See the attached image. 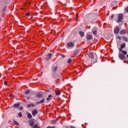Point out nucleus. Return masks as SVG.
I'll list each match as a JSON object with an SVG mask.
<instances>
[{
	"label": "nucleus",
	"mask_w": 128,
	"mask_h": 128,
	"mask_svg": "<svg viewBox=\"0 0 128 128\" xmlns=\"http://www.w3.org/2000/svg\"><path fill=\"white\" fill-rule=\"evenodd\" d=\"M110 18H111V20H112V18H114V15H112V16H110Z\"/></svg>",
	"instance_id": "obj_40"
},
{
	"label": "nucleus",
	"mask_w": 128,
	"mask_h": 128,
	"mask_svg": "<svg viewBox=\"0 0 128 128\" xmlns=\"http://www.w3.org/2000/svg\"><path fill=\"white\" fill-rule=\"evenodd\" d=\"M30 94V90H27L25 92V94Z\"/></svg>",
	"instance_id": "obj_31"
},
{
	"label": "nucleus",
	"mask_w": 128,
	"mask_h": 128,
	"mask_svg": "<svg viewBox=\"0 0 128 128\" xmlns=\"http://www.w3.org/2000/svg\"><path fill=\"white\" fill-rule=\"evenodd\" d=\"M119 51L120 52H123L124 50H122V48H120V49H119Z\"/></svg>",
	"instance_id": "obj_35"
},
{
	"label": "nucleus",
	"mask_w": 128,
	"mask_h": 128,
	"mask_svg": "<svg viewBox=\"0 0 128 128\" xmlns=\"http://www.w3.org/2000/svg\"><path fill=\"white\" fill-rule=\"evenodd\" d=\"M79 34L80 35V32H79Z\"/></svg>",
	"instance_id": "obj_44"
},
{
	"label": "nucleus",
	"mask_w": 128,
	"mask_h": 128,
	"mask_svg": "<svg viewBox=\"0 0 128 128\" xmlns=\"http://www.w3.org/2000/svg\"><path fill=\"white\" fill-rule=\"evenodd\" d=\"M92 32L93 34H94V36H96V34H98V28L96 27L93 28L92 29Z\"/></svg>",
	"instance_id": "obj_3"
},
{
	"label": "nucleus",
	"mask_w": 128,
	"mask_h": 128,
	"mask_svg": "<svg viewBox=\"0 0 128 128\" xmlns=\"http://www.w3.org/2000/svg\"><path fill=\"white\" fill-rule=\"evenodd\" d=\"M72 60L71 58L68 59V64H70V63H72Z\"/></svg>",
	"instance_id": "obj_27"
},
{
	"label": "nucleus",
	"mask_w": 128,
	"mask_h": 128,
	"mask_svg": "<svg viewBox=\"0 0 128 128\" xmlns=\"http://www.w3.org/2000/svg\"><path fill=\"white\" fill-rule=\"evenodd\" d=\"M46 128H56L54 126H48L46 127Z\"/></svg>",
	"instance_id": "obj_32"
},
{
	"label": "nucleus",
	"mask_w": 128,
	"mask_h": 128,
	"mask_svg": "<svg viewBox=\"0 0 128 128\" xmlns=\"http://www.w3.org/2000/svg\"><path fill=\"white\" fill-rule=\"evenodd\" d=\"M32 106H34V105L32 104H27V108H32Z\"/></svg>",
	"instance_id": "obj_15"
},
{
	"label": "nucleus",
	"mask_w": 128,
	"mask_h": 128,
	"mask_svg": "<svg viewBox=\"0 0 128 128\" xmlns=\"http://www.w3.org/2000/svg\"><path fill=\"white\" fill-rule=\"evenodd\" d=\"M125 47H126V44H122L121 45V48H124Z\"/></svg>",
	"instance_id": "obj_25"
},
{
	"label": "nucleus",
	"mask_w": 128,
	"mask_h": 128,
	"mask_svg": "<svg viewBox=\"0 0 128 128\" xmlns=\"http://www.w3.org/2000/svg\"><path fill=\"white\" fill-rule=\"evenodd\" d=\"M4 84L5 86H6V84H8V82L5 81V82H4Z\"/></svg>",
	"instance_id": "obj_34"
},
{
	"label": "nucleus",
	"mask_w": 128,
	"mask_h": 128,
	"mask_svg": "<svg viewBox=\"0 0 128 128\" xmlns=\"http://www.w3.org/2000/svg\"><path fill=\"white\" fill-rule=\"evenodd\" d=\"M50 122L52 124H56V120H53L50 121Z\"/></svg>",
	"instance_id": "obj_19"
},
{
	"label": "nucleus",
	"mask_w": 128,
	"mask_h": 128,
	"mask_svg": "<svg viewBox=\"0 0 128 128\" xmlns=\"http://www.w3.org/2000/svg\"><path fill=\"white\" fill-rule=\"evenodd\" d=\"M124 16V14H119L118 16V22H122V18Z\"/></svg>",
	"instance_id": "obj_2"
},
{
	"label": "nucleus",
	"mask_w": 128,
	"mask_h": 128,
	"mask_svg": "<svg viewBox=\"0 0 128 128\" xmlns=\"http://www.w3.org/2000/svg\"><path fill=\"white\" fill-rule=\"evenodd\" d=\"M62 58H66V56L64 54H62Z\"/></svg>",
	"instance_id": "obj_36"
},
{
	"label": "nucleus",
	"mask_w": 128,
	"mask_h": 128,
	"mask_svg": "<svg viewBox=\"0 0 128 128\" xmlns=\"http://www.w3.org/2000/svg\"><path fill=\"white\" fill-rule=\"evenodd\" d=\"M27 99H28V100H30V96L28 97V98H27Z\"/></svg>",
	"instance_id": "obj_43"
},
{
	"label": "nucleus",
	"mask_w": 128,
	"mask_h": 128,
	"mask_svg": "<svg viewBox=\"0 0 128 128\" xmlns=\"http://www.w3.org/2000/svg\"><path fill=\"white\" fill-rule=\"evenodd\" d=\"M122 38L125 40L126 42H128V38L126 36H123Z\"/></svg>",
	"instance_id": "obj_21"
},
{
	"label": "nucleus",
	"mask_w": 128,
	"mask_h": 128,
	"mask_svg": "<svg viewBox=\"0 0 128 128\" xmlns=\"http://www.w3.org/2000/svg\"><path fill=\"white\" fill-rule=\"evenodd\" d=\"M68 46L69 48H73V46H74V44L72 42H70L68 44Z\"/></svg>",
	"instance_id": "obj_6"
},
{
	"label": "nucleus",
	"mask_w": 128,
	"mask_h": 128,
	"mask_svg": "<svg viewBox=\"0 0 128 128\" xmlns=\"http://www.w3.org/2000/svg\"><path fill=\"white\" fill-rule=\"evenodd\" d=\"M118 57L120 60H124L126 58V56L120 52H119Z\"/></svg>",
	"instance_id": "obj_4"
},
{
	"label": "nucleus",
	"mask_w": 128,
	"mask_h": 128,
	"mask_svg": "<svg viewBox=\"0 0 128 128\" xmlns=\"http://www.w3.org/2000/svg\"><path fill=\"white\" fill-rule=\"evenodd\" d=\"M18 116H19V118H22V112L18 113Z\"/></svg>",
	"instance_id": "obj_28"
},
{
	"label": "nucleus",
	"mask_w": 128,
	"mask_h": 128,
	"mask_svg": "<svg viewBox=\"0 0 128 128\" xmlns=\"http://www.w3.org/2000/svg\"><path fill=\"white\" fill-rule=\"evenodd\" d=\"M114 32L115 34H118V32H120V28L118 27L117 26L114 28Z\"/></svg>",
	"instance_id": "obj_10"
},
{
	"label": "nucleus",
	"mask_w": 128,
	"mask_h": 128,
	"mask_svg": "<svg viewBox=\"0 0 128 128\" xmlns=\"http://www.w3.org/2000/svg\"><path fill=\"white\" fill-rule=\"evenodd\" d=\"M95 56H96V54H95Z\"/></svg>",
	"instance_id": "obj_48"
},
{
	"label": "nucleus",
	"mask_w": 128,
	"mask_h": 128,
	"mask_svg": "<svg viewBox=\"0 0 128 128\" xmlns=\"http://www.w3.org/2000/svg\"><path fill=\"white\" fill-rule=\"evenodd\" d=\"M44 100H46V98H43L40 102H36V104H42L44 102Z\"/></svg>",
	"instance_id": "obj_8"
},
{
	"label": "nucleus",
	"mask_w": 128,
	"mask_h": 128,
	"mask_svg": "<svg viewBox=\"0 0 128 128\" xmlns=\"http://www.w3.org/2000/svg\"><path fill=\"white\" fill-rule=\"evenodd\" d=\"M84 36V33L82 32H80V36Z\"/></svg>",
	"instance_id": "obj_29"
},
{
	"label": "nucleus",
	"mask_w": 128,
	"mask_h": 128,
	"mask_svg": "<svg viewBox=\"0 0 128 128\" xmlns=\"http://www.w3.org/2000/svg\"><path fill=\"white\" fill-rule=\"evenodd\" d=\"M38 125L36 124L33 126V128H38Z\"/></svg>",
	"instance_id": "obj_30"
},
{
	"label": "nucleus",
	"mask_w": 128,
	"mask_h": 128,
	"mask_svg": "<svg viewBox=\"0 0 128 128\" xmlns=\"http://www.w3.org/2000/svg\"><path fill=\"white\" fill-rule=\"evenodd\" d=\"M29 124H30V126H34V122L33 120H30Z\"/></svg>",
	"instance_id": "obj_16"
},
{
	"label": "nucleus",
	"mask_w": 128,
	"mask_h": 128,
	"mask_svg": "<svg viewBox=\"0 0 128 128\" xmlns=\"http://www.w3.org/2000/svg\"><path fill=\"white\" fill-rule=\"evenodd\" d=\"M10 96H12V94H10Z\"/></svg>",
	"instance_id": "obj_42"
},
{
	"label": "nucleus",
	"mask_w": 128,
	"mask_h": 128,
	"mask_svg": "<svg viewBox=\"0 0 128 128\" xmlns=\"http://www.w3.org/2000/svg\"><path fill=\"white\" fill-rule=\"evenodd\" d=\"M126 34V30H122L120 32V34Z\"/></svg>",
	"instance_id": "obj_17"
},
{
	"label": "nucleus",
	"mask_w": 128,
	"mask_h": 128,
	"mask_svg": "<svg viewBox=\"0 0 128 128\" xmlns=\"http://www.w3.org/2000/svg\"><path fill=\"white\" fill-rule=\"evenodd\" d=\"M6 4H8L7 2H2L1 4H4V6H2L1 8H2V10H1V12H4V11L6 10Z\"/></svg>",
	"instance_id": "obj_1"
},
{
	"label": "nucleus",
	"mask_w": 128,
	"mask_h": 128,
	"mask_svg": "<svg viewBox=\"0 0 128 128\" xmlns=\"http://www.w3.org/2000/svg\"><path fill=\"white\" fill-rule=\"evenodd\" d=\"M117 38H118V40H121V39H122V37H120V36H118V37Z\"/></svg>",
	"instance_id": "obj_39"
},
{
	"label": "nucleus",
	"mask_w": 128,
	"mask_h": 128,
	"mask_svg": "<svg viewBox=\"0 0 128 128\" xmlns=\"http://www.w3.org/2000/svg\"><path fill=\"white\" fill-rule=\"evenodd\" d=\"M58 66H56L54 67H53L52 68V72H56V71L58 70Z\"/></svg>",
	"instance_id": "obj_9"
},
{
	"label": "nucleus",
	"mask_w": 128,
	"mask_h": 128,
	"mask_svg": "<svg viewBox=\"0 0 128 128\" xmlns=\"http://www.w3.org/2000/svg\"><path fill=\"white\" fill-rule=\"evenodd\" d=\"M2 20V18H0V21Z\"/></svg>",
	"instance_id": "obj_46"
},
{
	"label": "nucleus",
	"mask_w": 128,
	"mask_h": 128,
	"mask_svg": "<svg viewBox=\"0 0 128 128\" xmlns=\"http://www.w3.org/2000/svg\"><path fill=\"white\" fill-rule=\"evenodd\" d=\"M122 54H124L125 56H126V54H128V52L126 50H123V51H122Z\"/></svg>",
	"instance_id": "obj_23"
},
{
	"label": "nucleus",
	"mask_w": 128,
	"mask_h": 128,
	"mask_svg": "<svg viewBox=\"0 0 128 128\" xmlns=\"http://www.w3.org/2000/svg\"><path fill=\"white\" fill-rule=\"evenodd\" d=\"M70 128H76V127H74V126H70Z\"/></svg>",
	"instance_id": "obj_41"
},
{
	"label": "nucleus",
	"mask_w": 128,
	"mask_h": 128,
	"mask_svg": "<svg viewBox=\"0 0 128 128\" xmlns=\"http://www.w3.org/2000/svg\"><path fill=\"white\" fill-rule=\"evenodd\" d=\"M28 118H32V114H28Z\"/></svg>",
	"instance_id": "obj_22"
},
{
	"label": "nucleus",
	"mask_w": 128,
	"mask_h": 128,
	"mask_svg": "<svg viewBox=\"0 0 128 128\" xmlns=\"http://www.w3.org/2000/svg\"><path fill=\"white\" fill-rule=\"evenodd\" d=\"M52 98V95H49L47 98H46V100H50V99Z\"/></svg>",
	"instance_id": "obj_20"
},
{
	"label": "nucleus",
	"mask_w": 128,
	"mask_h": 128,
	"mask_svg": "<svg viewBox=\"0 0 128 128\" xmlns=\"http://www.w3.org/2000/svg\"><path fill=\"white\" fill-rule=\"evenodd\" d=\"M88 56L92 59L94 58V54H92V52H90L88 54Z\"/></svg>",
	"instance_id": "obj_12"
},
{
	"label": "nucleus",
	"mask_w": 128,
	"mask_h": 128,
	"mask_svg": "<svg viewBox=\"0 0 128 128\" xmlns=\"http://www.w3.org/2000/svg\"><path fill=\"white\" fill-rule=\"evenodd\" d=\"M60 94H61V92H60V90H57L56 92V96H60Z\"/></svg>",
	"instance_id": "obj_18"
},
{
	"label": "nucleus",
	"mask_w": 128,
	"mask_h": 128,
	"mask_svg": "<svg viewBox=\"0 0 128 128\" xmlns=\"http://www.w3.org/2000/svg\"><path fill=\"white\" fill-rule=\"evenodd\" d=\"M14 107L15 108H20V103H18V104H14Z\"/></svg>",
	"instance_id": "obj_13"
},
{
	"label": "nucleus",
	"mask_w": 128,
	"mask_h": 128,
	"mask_svg": "<svg viewBox=\"0 0 128 128\" xmlns=\"http://www.w3.org/2000/svg\"><path fill=\"white\" fill-rule=\"evenodd\" d=\"M92 35H88L86 36V39L88 40H92Z\"/></svg>",
	"instance_id": "obj_14"
},
{
	"label": "nucleus",
	"mask_w": 128,
	"mask_h": 128,
	"mask_svg": "<svg viewBox=\"0 0 128 128\" xmlns=\"http://www.w3.org/2000/svg\"><path fill=\"white\" fill-rule=\"evenodd\" d=\"M52 76L54 78H58V74H52Z\"/></svg>",
	"instance_id": "obj_26"
},
{
	"label": "nucleus",
	"mask_w": 128,
	"mask_h": 128,
	"mask_svg": "<svg viewBox=\"0 0 128 128\" xmlns=\"http://www.w3.org/2000/svg\"><path fill=\"white\" fill-rule=\"evenodd\" d=\"M52 54L48 53V54L45 58L46 60H50V58H52Z\"/></svg>",
	"instance_id": "obj_5"
},
{
	"label": "nucleus",
	"mask_w": 128,
	"mask_h": 128,
	"mask_svg": "<svg viewBox=\"0 0 128 128\" xmlns=\"http://www.w3.org/2000/svg\"><path fill=\"white\" fill-rule=\"evenodd\" d=\"M126 56H127V58H128V54H127Z\"/></svg>",
	"instance_id": "obj_45"
},
{
	"label": "nucleus",
	"mask_w": 128,
	"mask_h": 128,
	"mask_svg": "<svg viewBox=\"0 0 128 128\" xmlns=\"http://www.w3.org/2000/svg\"><path fill=\"white\" fill-rule=\"evenodd\" d=\"M14 124H16V126H20V124H18V122H16V120H14Z\"/></svg>",
	"instance_id": "obj_24"
},
{
	"label": "nucleus",
	"mask_w": 128,
	"mask_h": 128,
	"mask_svg": "<svg viewBox=\"0 0 128 128\" xmlns=\"http://www.w3.org/2000/svg\"><path fill=\"white\" fill-rule=\"evenodd\" d=\"M126 11L128 12V6L126 8Z\"/></svg>",
	"instance_id": "obj_38"
},
{
	"label": "nucleus",
	"mask_w": 128,
	"mask_h": 128,
	"mask_svg": "<svg viewBox=\"0 0 128 128\" xmlns=\"http://www.w3.org/2000/svg\"><path fill=\"white\" fill-rule=\"evenodd\" d=\"M30 12H28L26 14V16H30Z\"/></svg>",
	"instance_id": "obj_33"
},
{
	"label": "nucleus",
	"mask_w": 128,
	"mask_h": 128,
	"mask_svg": "<svg viewBox=\"0 0 128 128\" xmlns=\"http://www.w3.org/2000/svg\"><path fill=\"white\" fill-rule=\"evenodd\" d=\"M36 114H38V110H33L32 112V115L34 116H36Z\"/></svg>",
	"instance_id": "obj_7"
},
{
	"label": "nucleus",
	"mask_w": 128,
	"mask_h": 128,
	"mask_svg": "<svg viewBox=\"0 0 128 128\" xmlns=\"http://www.w3.org/2000/svg\"><path fill=\"white\" fill-rule=\"evenodd\" d=\"M36 98H42V94L40 93L37 94Z\"/></svg>",
	"instance_id": "obj_11"
},
{
	"label": "nucleus",
	"mask_w": 128,
	"mask_h": 128,
	"mask_svg": "<svg viewBox=\"0 0 128 128\" xmlns=\"http://www.w3.org/2000/svg\"><path fill=\"white\" fill-rule=\"evenodd\" d=\"M20 110H22V106H21L20 108H19Z\"/></svg>",
	"instance_id": "obj_37"
},
{
	"label": "nucleus",
	"mask_w": 128,
	"mask_h": 128,
	"mask_svg": "<svg viewBox=\"0 0 128 128\" xmlns=\"http://www.w3.org/2000/svg\"><path fill=\"white\" fill-rule=\"evenodd\" d=\"M76 18H78V14L76 15Z\"/></svg>",
	"instance_id": "obj_47"
}]
</instances>
